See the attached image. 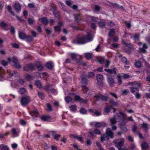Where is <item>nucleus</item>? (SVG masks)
<instances>
[{"label": "nucleus", "mask_w": 150, "mask_h": 150, "mask_svg": "<svg viewBox=\"0 0 150 150\" xmlns=\"http://www.w3.org/2000/svg\"><path fill=\"white\" fill-rule=\"evenodd\" d=\"M117 77L118 78V84L120 85L122 84V82L121 76L120 75H118L117 76Z\"/></svg>", "instance_id": "59"}, {"label": "nucleus", "mask_w": 150, "mask_h": 150, "mask_svg": "<svg viewBox=\"0 0 150 150\" xmlns=\"http://www.w3.org/2000/svg\"><path fill=\"white\" fill-rule=\"evenodd\" d=\"M35 65L39 71L42 70L43 68V66L41 62H38L36 63Z\"/></svg>", "instance_id": "21"}, {"label": "nucleus", "mask_w": 150, "mask_h": 150, "mask_svg": "<svg viewBox=\"0 0 150 150\" xmlns=\"http://www.w3.org/2000/svg\"><path fill=\"white\" fill-rule=\"evenodd\" d=\"M19 92L21 94H24L26 93V91L25 88H22L20 89Z\"/></svg>", "instance_id": "40"}, {"label": "nucleus", "mask_w": 150, "mask_h": 150, "mask_svg": "<svg viewBox=\"0 0 150 150\" xmlns=\"http://www.w3.org/2000/svg\"><path fill=\"white\" fill-rule=\"evenodd\" d=\"M36 86L39 88H40L42 87V85L40 82L39 80H37L35 82Z\"/></svg>", "instance_id": "45"}, {"label": "nucleus", "mask_w": 150, "mask_h": 150, "mask_svg": "<svg viewBox=\"0 0 150 150\" xmlns=\"http://www.w3.org/2000/svg\"><path fill=\"white\" fill-rule=\"evenodd\" d=\"M90 124L92 125H94V126L95 127H100L102 125V123L100 122H93L90 123Z\"/></svg>", "instance_id": "24"}, {"label": "nucleus", "mask_w": 150, "mask_h": 150, "mask_svg": "<svg viewBox=\"0 0 150 150\" xmlns=\"http://www.w3.org/2000/svg\"><path fill=\"white\" fill-rule=\"evenodd\" d=\"M92 54L91 53H87L85 54V57L87 59H89L92 57Z\"/></svg>", "instance_id": "48"}, {"label": "nucleus", "mask_w": 150, "mask_h": 150, "mask_svg": "<svg viewBox=\"0 0 150 150\" xmlns=\"http://www.w3.org/2000/svg\"><path fill=\"white\" fill-rule=\"evenodd\" d=\"M128 84L136 86L135 87H131L130 89L132 93L134 94L138 92L139 89L138 88L141 85V83L137 81L129 82Z\"/></svg>", "instance_id": "3"}, {"label": "nucleus", "mask_w": 150, "mask_h": 150, "mask_svg": "<svg viewBox=\"0 0 150 150\" xmlns=\"http://www.w3.org/2000/svg\"><path fill=\"white\" fill-rule=\"evenodd\" d=\"M119 115L118 116L119 117H121L122 119V122L120 124V126L121 129L124 131H127V129L126 127H124L123 128L122 126L125 125L127 123L126 120L124 118V117H126V115L124 113L121 112H120L119 113Z\"/></svg>", "instance_id": "5"}, {"label": "nucleus", "mask_w": 150, "mask_h": 150, "mask_svg": "<svg viewBox=\"0 0 150 150\" xmlns=\"http://www.w3.org/2000/svg\"><path fill=\"white\" fill-rule=\"evenodd\" d=\"M124 139H121L117 140H115L113 142L115 144V146L117 147L118 150H127L126 149H123L122 147L124 144Z\"/></svg>", "instance_id": "4"}, {"label": "nucleus", "mask_w": 150, "mask_h": 150, "mask_svg": "<svg viewBox=\"0 0 150 150\" xmlns=\"http://www.w3.org/2000/svg\"><path fill=\"white\" fill-rule=\"evenodd\" d=\"M94 97L96 100L97 101L103 100L106 101L108 98V97L107 96H102L101 97H99L97 95H96Z\"/></svg>", "instance_id": "10"}, {"label": "nucleus", "mask_w": 150, "mask_h": 150, "mask_svg": "<svg viewBox=\"0 0 150 150\" xmlns=\"http://www.w3.org/2000/svg\"><path fill=\"white\" fill-rule=\"evenodd\" d=\"M11 147L13 149H15L17 148L18 146V145L16 143H14L11 144Z\"/></svg>", "instance_id": "64"}, {"label": "nucleus", "mask_w": 150, "mask_h": 150, "mask_svg": "<svg viewBox=\"0 0 150 150\" xmlns=\"http://www.w3.org/2000/svg\"><path fill=\"white\" fill-rule=\"evenodd\" d=\"M7 8L8 11L11 15H13V16L14 15V13L11 11V8L10 6H7Z\"/></svg>", "instance_id": "49"}, {"label": "nucleus", "mask_w": 150, "mask_h": 150, "mask_svg": "<svg viewBox=\"0 0 150 150\" xmlns=\"http://www.w3.org/2000/svg\"><path fill=\"white\" fill-rule=\"evenodd\" d=\"M80 112L82 114H85L86 113V110L83 108H82L80 110Z\"/></svg>", "instance_id": "61"}, {"label": "nucleus", "mask_w": 150, "mask_h": 150, "mask_svg": "<svg viewBox=\"0 0 150 150\" xmlns=\"http://www.w3.org/2000/svg\"><path fill=\"white\" fill-rule=\"evenodd\" d=\"M147 46L145 44H144L142 48H139V50L141 52H146V50L147 49Z\"/></svg>", "instance_id": "29"}, {"label": "nucleus", "mask_w": 150, "mask_h": 150, "mask_svg": "<svg viewBox=\"0 0 150 150\" xmlns=\"http://www.w3.org/2000/svg\"><path fill=\"white\" fill-rule=\"evenodd\" d=\"M41 119L44 121H50L52 120V117L49 116L43 115L41 117Z\"/></svg>", "instance_id": "20"}, {"label": "nucleus", "mask_w": 150, "mask_h": 150, "mask_svg": "<svg viewBox=\"0 0 150 150\" xmlns=\"http://www.w3.org/2000/svg\"><path fill=\"white\" fill-rule=\"evenodd\" d=\"M82 91H83V93L87 96L91 95L89 92V90L86 86H82Z\"/></svg>", "instance_id": "16"}, {"label": "nucleus", "mask_w": 150, "mask_h": 150, "mask_svg": "<svg viewBox=\"0 0 150 150\" xmlns=\"http://www.w3.org/2000/svg\"><path fill=\"white\" fill-rule=\"evenodd\" d=\"M93 39L92 35L88 33L86 37L77 38L76 42L78 44H83L92 41Z\"/></svg>", "instance_id": "1"}, {"label": "nucleus", "mask_w": 150, "mask_h": 150, "mask_svg": "<svg viewBox=\"0 0 150 150\" xmlns=\"http://www.w3.org/2000/svg\"><path fill=\"white\" fill-rule=\"evenodd\" d=\"M74 100L76 101H79L81 103H83L85 104L87 103V101L86 100L81 99V97L79 96L76 95L74 96Z\"/></svg>", "instance_id": "11"}, {"label": "nucleus", "mask_w": 150, "mask_h": 150, "mask_svg": "<svg viewBox=\"0 0 150 150\" xmlns=\"http://www.w3.org/2000/svg\"><path fill=\"white\" fill-rule=\"evenodd\" d=\"M139 35L138 34H135L133 37V39L136 41L139 40Z\"/></svg>", "instance_id": "53"}, {"label": "nucleus", "mask_w": 150, "mask_h": 150, "mask_svg": "<svg viewBox=\"0 0 150 150\" xmlns=\"http://www.w3.org/2000/svg\"><path fill=\"white\" fill-rule=\"evenodd\" d=\"M26 35L24 33L22 32H20L19 33V38L22 40L25 39L26 38Z\"/></svg>", "instance_id": "26"}, {"label": "nucleus", "mask_w": 150, "mask_h": 150, "mask_svg": "<svg viewBox=\"0 0 150 150\" xmlns=\"http://www.w3.org/2000/svg\"><path fill=\"white\" fill-rule=\"evenodd\" d=\"M142 128L144 129L145 131H147L148 128V124L147 123H144L142 124Z\"/></svg>", "instance_id": "42"}, {"label": "nucleus", "mask_w": 150, "mask_h": 150, "mask_svg": "<svg viewBox=\"0 0 150 150\" xmlns=\"http://www.w3.org/2000/svg\"><path fill=\"white\" fill-rule=\"evenodd\" d=\"M63 25V24L61 22H59L58 23V25L55 26L54 29L56 32H59L61 30V26Z\"/></svg>", "instance_id": "19"}, {"label": "nucleus", "mask_w": 150, "mask_h": 150, "mask_svg": "<svg viewBox=\"0 0 150 150\" xmlns=\"http://www.w3.org/2000/svg\"><path fill=\"white\" fill-rule=\"evenodd\" d=\"M53 66V63L51 62H47L46 64V67L49 69H52Z\"/></svg>", "instance_id": "25"}, {"label": "nucleus", "mask_w": 150, "mask_h": 150, "mask_svg": "<svg viewBox=\"0 0 150 150\" xmlns=\"http://www.w3.org/2000/svg\"><path fill=\"white\" fill-rule=\"evenodd\" d=\"M122 42L129 48L131 49H133L134 48L133 47L130 43H129V44L125 42L123 40H122Z\"/></svg>", "instance_id": "35"}, {"label": "nucleus", "mask_w": 150, "mask_h": 150, "mask_svg": "<svg viewBox=\"0 0 150 150\" xmlns=\"http://www.w3.org/2000/svg\"><path fill=\"white\" fill-rule=\"evenodd\" d=\"M26 39L29 42H31L33 40V38L31 36H26Z\"/></svg>", "instance_id": "54"}, {"label": "nucleus", "mask_w": 150, "mask_h": 150, "mask_svg": "<svg viewBox=\"0 0 150 150\" xmlns=\"http://www.w3.org/2000/svg\"><path fill=\"white\" fill-rule=\"evenodd\" d=\"M107 80L108 83L110 86H112L115 83V80L111 76H108Z\"/></svg>", "instance_id": "12"}, {"label": "nucleus", "mask_w": 150, "mask_h": 150, "mask_svg": "<svg viewBox=\"0 0 150 150\" xmlns=\"http://www.w3.org/2000/svg\"><path fill=\"white\" fill-rule=\"evenodd\" d=\"M12 133L14 137H16L18 135V131L15 128H13L11 129Z\"/></svg>", "instance_id": "22"}, {"label": "nucleus", "mask_w": 150, "mask_h": 150, "mask_svg": "<svg viewBox=\"0 0 150 150\" xmlns=\"http://www.w3.org/2000/svg\"><path fill=\"white\" fill-rule=\"evenodd\" d=\"M86 143L87 146L90 145L91 143V141L88 139H87L86 142Z\"/></svg>", "instance_id": "63"}, {"label": "nucleus", "mask_w": 150, "mask_h": 150, "mask_svg": "<svg viewBox=\"0 0 150 150\" xmlns=\"http://www.w3.org/2000/svg\"><path fill=\"white\" fill-rule=\"evenodd\" d=\"M116 116H115L113 118H110L111 124L112 125H115L116 122Z\"/></svg>", "instance_id": "32"}, {"label": "nucleus", "mask_w": 150, "mask_h": 150, "mask_svg": "<svg viewBox=\"0 0 150 150\" xmlns=\"http://www.w3.org/2000/svg\"><path fill=\"white\" fill-rule=\"evenodd\" d=\"M89 18H90L92 21L95 22L96 23L98 21V19L97 18L92 16H89Z\"/></svg>", "instance_id": "56"}, {"label": "nucleus", "mask_w": 150, "mask_h": 150, "mask_svg": "<svg viewBox=\"0 0 150 150\" xmlns=\"http://www.w3.org/2000/svg\"><path fill=\"white\" fill-rule=\"evenodd\" d=\"M99 25L100 28H102L105 27V22L100 21L98 23Z\"/></svg>", "instance_id": "44"}, {"label": "nucleus", "mask_w": 150, "mask_h": 150, "mask_svg": "<svg viewBox=\"0 0 150 150\" xmlns=\"http://www.w3.org/2000/svg\"><path fill=\"white\" fill-rule=\"evenodd\" d=\"M141 147L142 149H145L148 148V145L147 143L144 142L142 143L141 145Z\"/></svg>", "instance_id": "37"}, {"label": "nucleus", "mask_w": 150, "mask_h": 150, "mask_svg": "<svg viewBox=\"0 0 150 150\" xmlns=\"http://www.w3.org/2000/svg\"><path fill=\"white\" fill-rule=\"evenodd\" d=\"M8 60L9 62L13 63L14 65L16 68H21V65L18 63L17 59L15 57H13L11 58H8Z\"/></svg>", "instance_id": "6"}, {"label": "nucleus", "mask_w": 150, "mask_h": 150, "mask_svg": "<svg viewBox=\"0 0 150 150\" xmlns=\"http://www.w3.org/2000/svg\"><path fill=\"white\" fill-rule=\"evenodd\" d=\"M65 100L67 102L69 103L71 101L72 99L69 97L67 96L65 98Z\"/></svg>", "instance_id": "52"}, {"label": "nucleus", "mask_w": 150, "mask_h": 150, "mask_svg": "<svg viewBox=\"0 0 150 150\" xmlns=\"http://www.w3.org/2000/svg\"><path fill=\"white\" fill-rule=\"evenodd\" d=\"M39 20H41L42 22L45 25L47 24L48 22V20L45 17H44L42 18H40Z\"/></svg>", "instance_id": "34"}, {"label": "nucleus", "mask_w": 150, "mask_h": 150, "mask_svg": "<svg viewBox=\"0 0 150 150\" xmlns=\"http://www.w3.org/2000/svg\"><path fill=\"white\" fill-rule=\"evenodd\" d=\"M74 18L75 20L78 21V23H80L82 20L80 19L81 17V14H79L77 15H74Z\"/></svg>", "instance_id": "23"}, {"label": "nucleus", "mask_w": 150, "mask_h": 150, "mask_svg": "<svg viewBox=\"0 0 150 150\" xmlns=\"http://www.w3.org/2000/svg\"><path fill=\"white\" fill-rule=\"evenodd\" d=\"M122 61L123 62L125 63L126 64H129V62L127 61L126 58L123 57L122 58Z\"/></svg>", "instance_id": "47"}, {"label": "nucleus", "mask_w": 150, "mask_h": 150, "mask_svg": "<svg viewBox=\"0 0 150 150\" xmlns=\"http://www.w3.org/2000/svg\"><path fill=\"white\" fill-rule=\"evenodd\" d=\"M28 22L30 25H31L33 24L34 22V20L32 18H29L28 20Z\"/></svg>", "instance_id": "60"}, {"label": "nucleus", "mask_w": 150, "mask_h": 150, "mask_svg": "<svg viewBox=\"0 0 150 150\" xmlns=\"http://www.w3.org/2000/svg\"><path fill=\"white\" fill-rule=\"evenodd\" d=\"M89 134L90 136L91 137H94V134L99 135L100 134V132L99 130L96 129H94L93 132H90Z\"/></svg>", "instance_id": "17"}, {"label": "nucleus", "mask_w": 150, "mask_h": 150, "mask_svg": "<svg viewBox=\"0 0 150 150\" xmlns=\"http://www.w3.org/2000/svg\"><path fill=\"white\" fill-rule=\"evenodd\" d=\"M141 65V62L139 61H137L135 63V66L137 68L140 67Z\"/></svg>", "instance_id": "46"}, {"label": "nucleus", "mask_w": 150, "mask_h": 150, "mask_svg": "<svg viewBox=\"0 0 150 150\" xmlns=\"http://www.w3.org/2000/svg\"><path fill=\"white\" fill-rule=\"evenodd\" d=\"M30 97L29 96L22 97L21 100V105L23 106H25L30 102Z\"/></svg>", "instance_id": "8"}, {"label": "nucleus", "mask_w": 150, "mask_h": 150, "mask_svg": "<svg viewBox=\"0 0 150 150\" xmlns=\"http://www.w3.org/2000/svg\"><path fill=\"white\" fill-rule=\"evenodd\" d=\"M104 70L110 74H116V68H114L112 69H104Z\"/></svg>", "instance_id": "15"}, {"label": "nucleus", "mask_w": 150, "mask_h": 150, "mask_svg": "<svg viewBox=\"0 0 150 150\" xmlns=\"http://www.w3.org/2000/svg\"><path fill=\"white\" fill-rule=\"evenodd\" d=\"M0 26L6 30H8V28H6L8 26V25L4 22L0 23Z\"/></svg>", "instance_id": "27"}, {"label": "nucleus", "mask_w": 150, "mask_h": 150, "mask_svg": "<svg viewBox=\"0 0 150 150\" xmlns=\"http://www.w3.org/2000/svg\"><path fill=\"white\" fill-rule=\"evenodd\" d=\"M115 33V30L113 29H112L110 30L109 33V35L110 36H112Z\"/></svg>", "instance_id": "41"}, {"label": "nucleus", "mask_w": 150, "mask_h": 150, "mask_svg": "<svg viewBox=\"0 0 150 150\" xmlns=\"http://www.w3.org/2000/svg\"><path fill=\"white\" fill-rule=\"evenodd\" d=\"M96 79L98 82V83L100 85H103V83L101 81L103 79V76L102 75L98 74L96 76Z\"/></svg>", "instance_id": "14"}, {"label": "nucleus", "mask_w": 150, "mask_h": 150, "mask_svg": "<svg viewBox=\"0 0 150 150\" xmlns=\"http://www.w3.org/2000/svg\"><path fill=\"white\" fill-rule=\"evenodd\" d=\"M66 3L68 6L73 9H76L78 8V7L76 5H72L71 3V1L70 0L66 1Z\"/></svg>", "instance_id": "18"}, {"label": "nucleus", "mask_w": 150, "mask_h": 150, "mask_svg": "<svg viewBox=\"0 0 150 150\" xmlns=\"http://www.w3.org/2000/svg\"><path fill=\"white\" fill-rule=\"evenodd\" d=\"M98 62L101 64H105V66L106 67H108L110 64V62L106 60L104 58H102L101 59L99 60Z\"/></svg>", "instance_id": "9"}, {"label": "nucleus", "mask_w": 150, "mask_h": 150, "mask_svg": "<svg viewBox=\"0 0 150 150\" xmlns=\"http://www.w3.org/2000/svg\"><path fill=\"white\" fill-rule=\"evenodd\" d=\"M110 103L111 105V107L117 106L118 105V103L113 100H111L110 101Z\"/></svg>", "instance_id": "28"}, {"label": "nucleus", "mask_w": 150, "mask_h": 150, "mask_svg": "<svg viewBox=\"0 0 150 150\" xmlns=\"http://www.w3.org/2000/svg\"><path fill=\"white\" fill-rule=\"evenodd\" d=\"M6 72L9 75V78H11L13 76V72L10 69H7L6 70Z\"/></svg>", "instance_id": "36"}, {"label": "nucleus", "mask_w": 150, "mask_h": 150, "mask_svg": "<svg viewBox=\"0 0 150 150\" xmlns=\"http://www.w3.org/2000/svg\"><path fill=\"white\" fill-rule=\"evenodd\" d=\"M70 110L71 111H74L76 110V106L75 105H72L69 107Z\"/></svg>", "instance_id": "50"}, {"label": "nucleus", "mask_w": 150, "mask_h": 150, "mask_svg": "<svg viewBox=\"0 0 150 150\" xmlns=\"http://www.w3.org/2000/svg\"><path fill=\"white\" fill-rule=\"evenodd\" d=\"M101 114V113L100 112L98 111H95L94 113L92 114L93 115H95L96 116H100Z\"/></svg>", "instance_id": "55"}, {"label": "nucleus", "mask_w": 150, "mask_h": 150, "mask_svg": "<svg viewBox=\"0 0 150 150\" xmlns=\"http://www.w3.org/2000/svg\"><path fill=\"white\" fill-rule=\"evenodd\" d=\"M30 114L32 116L37 117L38 115V113L37 110L33 111L31 112Z\"/></svg>", "instance_id": "33"}, {"label": "nucleus", "mask_w": 150, "mask_h": 150, "mask_svg": "<svg viewBox=\"0 0 150 150\" xmlns=\"http://www.w3.org/2000/svg\"><path fill=\"white\" fill-rule=\"evenodd\" d=\"M14 8L16 11H20L21 9L20 5L19 4H15L14 5Z\"/></svg>", "instance_id": "38"}, {"label": "nucleus", "mask_w": 150, "mask_h": 150, "mask_svg": "<svg viewBox=\"0 0 150 150\" xmlns=\"http://www.w3.org/2000/svg\"><path fill=\"white\" fill-rule=\"evenodd\" d=\"M26 78L28 80H29L33 79L32 76L29 74H27L25 76Z\"/></svg>", "instance_id": "57"}, {"label": "nucleus", "mask_w": 150, "mask_h": 150, "mask_svg": "<svg viewBox=\"0 0 150 150\" xmlns=\"http://www.w3.org/2000/svg\"><path fill=\"white\" fill-rule=\"evenodd\" d=\"M2 69V67H0V81H4L5 79L4 75L1 71Z\"/></svg>", "instance_id": "30"}, {"label": "nucleus", "mask_w": 150, "mask_h": 150, "mask_svg": "<svg viewBox=\"0 0 150 150\" xmlns=\"http://www.w3.org/2000/svg\"><path fill=\"white\" fill-rule=\"evenodd\" d=\"M106 134H104L101 136L100 137V140L101 142H103L104 141L108 140L109 139V136L111 138L113 137V133L110 128H108L106 129Z\"/></svg>", "instance_id": "2"}, {"label": "nucleus", "mask_w": 150, "mask_h": 150, "mask_svg": "<svg viewBox=\"0 0 150 150\" xmlns=\"http://www.w3.org/2000/svg\"><path fill=\"white\" fill-rule=\"evenodd\" d=\"M0 148L1 150H9L8 147L7 146L4 145H0Z\"/></svg>", "instance_id": "39"}, {"label": "nucleus", "mask_w": 150, "mask_h": 150, "mask_svg": "<svg viewBox=\"0 0 150 150\" xmlns=\"http://www.w3.org/2000/svg\"><path fill=\"white\" fill-rule=\"evenodd\" d=\"M70 55L72 60L75 61L77 60V57L78 56L77 54L73 53L71 54Z\"/></svg>", "instance_id": "31"}, {"label": "nucleus", "mask_w": 150, "mask_h": 150, "mask_svg": "<svg viewBox=\"0 0 150 150\" xmlns=\"http://www.w3.org/2000/svg\"><path fill=\"white\" fill-rule=\"evenodd\" d=\"M34 68L33 65L32 64H30L29 65L25 66L23 67V69L25 71H28L29 70H33Z\"/></svg>", "instance_id": "13"}, {"label": "nucleus", "mask_w": 150, "mask_h": 150, "mask_svg": "<svg viewBox=\"0 0 150 150\" xmlns=\"http://www.w3.org/2000/svg\"><path fill=\"white\" fill-rule=\"evenodd\" d=\"M38 94L39 97L41 99H43L44 98V96L43 94L39 92H38Z\"/></svg>", "instance_id": "58"}, {"label": "nucleus", "mask_w": 150, "mask_h": 150, "mask_svg": "<svg viewBox=\"0 0 150 150\" xmlns=\"http://www.w3.org/2000/svg\"><path fill=\"white\" fill-rule=\"evenodd\" d=\"M111 109V107H106L104 109L105 112L106 113H108L110 112Z\"/></svg>", "instance_id": "51"}, {"label": "nucleus", "mask_w": 150, "mask_h": 150, "mask_svg": "<svg viewBox=\"0 0 150 150\" xmlns=\"http://www.w3.org/2000/svg\"><path fill=\"white\" fill-rule=\"evenodd\" d=\"M94 76V74L93 72H90L87 76H83L82 78V83L83 84H86L87 83V78H93Z\"/></svg>", "instance_id": "7"}, {"label": "nucleus", "mask_w": 150, "mask_h": 150, "mask_svg": "<svg viewBox=\"0 0 150 150\" xmlns=\"http://www.w3.org/2000/svg\"><path fill=\"white\" fill-rule=\"evenodd\" d=\"M100 9L101 8L100 6H96L94 8V10L98 12L99 11Z\"/></svg>", "instance_id": "62"}, {"label": "nucleus", "mask_w": 150, "mask_h": 150, "mask_svg": "<svg viewBox=\"0 0 150 150\" xmlns=\"http://www.w3.org/2000/svg\"><path fill=\"white\" fill-rule=\"evenodd\" d=\"M54 132L52 131V134H53L54 138L55 139L58 140L59 139V138L60 137V135L59 134L54 135Z\"/></svg>", "instance_id": "43"}]
</instances>
